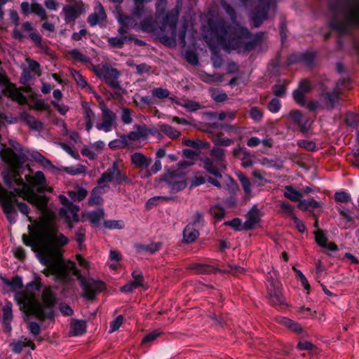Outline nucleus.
<instances>
[{
  "mask_svg": "<svg viewBox=\"0 0 359 359\" xmlns=\"http://www.w3.org/2000/svg\"><path fill=\"white\" fill-rule=\"evenodd\" d=\"M29 235L23 234L25 245L37 253L40 262L46 267L42 271L46 276H53L56 281L67 283L71 280L70 272L75 263L64 261L59 249L68 243L62 233H57L55 225L46 219L36 223L34 227L28 225Z\"/></svg>",
  "mask_w": 359,
  "mask_h": 359,
  "instance_id": "1",
  "label": "nucleus"
},
{
  "mask_svg": "<svg viewBox=\"0 0 359 359\" xmlns=\"http://www.w3.org/2000/svg\"><path fill=\"white\" fill-rule=\"evenodd\" d=\"M10 144L18 154L8 148L0 151L2 160L9 165V168L4 174L5 184L10 188L15 186L13 192L18 196L35 205L39 210L45 211L47 205L46 197L35 193L48 191L44 174L41 171H37L34 175H26L25 182L18 169L24 163L25 154L18 142H11Z\"/></svg>",
  "mask_w": 359,
  "mask_h": 359,
  "instance_id": "2",
  "label": "nucleus"
},
{
  "mask_svg": "<svg viewBox=\"0 0 359 359\" xmlns=\"http://www.w3.org/2000/svg\"><path fill=\"white\" fill-rule=\"evenodd\" d=\"M222 7L230 17L232 26L227 25L222 18H210L208 26L211 30L212 39L209 42L210 48L220 46L226 51L240 47L243 38H249L248 29L236 22V13L234 8L225 0L221 1Z\"/></svg>",
  "mask_w": 359,
  "mask_h": 359,
  "instance_id": "3",
  "label": "nucleus"
},
{
  "mask_svg": "<svg viewBox=\"0 0 359 359\" xmlns=\"http://www.w3.org/2000/svg\"><path fill=\"white\" fill-rule=\"evenodd\" d=\"M40 289V282H30L24 290L15 293V300L20 309L27 313L34 315L41 320L52 318L55 297L50 288H46L42 292V303L39 302L36 296Z\"/></svg>",
  "mask_w": 359,
  "mask_h": 359,
  "instance_id": "4",
  "label": "nucleus"
},
{
  "mask_svg": "<svg viewBox=\"0 0 359 359\" xmlns=\"http://www.w3.org/2000/svg\"><path fill=\"white\" fill-rule=\"evenodd\" d=\"M333 15L330 22L339 34H347L353 27H359V0H336L329 4Z\"/></svg>",
  "mask_w": 359,
  "mask_h": 359,
  "instance_id": "5",
  "label": "nucleus"
},
{
  "mask_svg": "<svg viewBox=\"0 0 359 359\" xmlns=\"http://www.w3.org/2000/svg\"><path fill=\"white\" fill-rule=\"evenodd\" d=\"M210 155L212 158L204 157L201 159L204 168L216 177L222 178L221 172L226 168L225 150L215 147L210 150Z\"/></svg>",
  "mask_w": 359,
  "mask_h": 359,
  "instance_id": "6",
  "label": "nucleus"
},
{
  "mask_svg": "<svg viewBox=\"0 0 359 359\" xmlns=\"http://www.w3.org/2000/svg\"><path fill=\"white\" fill-rule=\"evenodd\" d=\"M71 273L75 276L80 283L81 287L83 291L82 297H86L88 300H94L97 293L106 289L105 284L102 281L93 278H87L81 276L79 271L76 268L75 264L73 268L71 269L70 274Z\"/></svg>",
  "mask_w": 359,
  "mask_h": 359,
  "instance_id": "7",
  "label": "nucleus"
},
{
  "mask_svg": "<svg viewBox=\"0 0 359 359\" xmlns=\"http://www.w3.org/2000/svg\"><path fill=\"white\" fill-rule=\"evenodd\" d=\"M245 6H252L255 2L257 5L251 13V20L255 27H259L268 18L270 9H273L276 0H240Z\"/></svg>",
  "mask_w": 359,
  "mask_h": 359,
  "instance_id": "8",
  "label": "nucleus"
},
{
  "mask_svg": "<svg viewBox=\"0 0 359 359\" xmlns=\"http://www.w3.org/2000/svg\"><path fill=\"white\" fill-rule=\"evenodd\" d=\"M121 161H115L112 165L101 175L97 180V184H107L109 182L120 184L123 182L130 183V180L121 170Z\"/></svg>",
  "mask_w": 359,
  "mask_h": 359,
  "instance_id": "9",
  "label": "nucleus"
},
{
  "mask_svg": "<svg viewBox=\"0 0 359 359\" xmlns=\"http://www.w3.org/2000/svg\"><path fill=\"white\" fill-rule=\"evenodd\" d=\"M17 196L14 192L8 191L0 185V205L10 223L16 222L15 203H17Z\"/></svg>",
  "mask_w": 359,
  "mask_h": 359,
  "instance_id": "10",
  "label": "nucleus"
},
{
  "mask_svg": "<svg viewBox=\"0 0 359 359\" xmlns=\"http://www.w3.org/2000/svg\"><path fill=\"white\" fill-rule=\"evenodd\" d=\"M348 83V80H339L332 91L322 93L320 96V102L323 107L329 110L332 109L339 101L341 90L346 88V83Z\"/></svg>",
  "mask_w": 359,
  "mask_h": 359,
  "instance_id": "11",
  "label": "nucleus"
},
{
  "mask_svg": "<svg viewBox=\"0 0 359 359\" xmlns=\"http://www.w3.org/2000/svg\"><path fill=\"white\" fill-rule=\"evenodd\" d=\"M97 76L103 79L107 83L114 89H120V83L118 81L121 74L120 72L108 65H102L101 67L95 69Z\"/></svg>",
  "mask_w": 359,
  "mask_h": 359,
  "instance_id": "12",
  "label": "nucleus"
},
{
  "mask_svg": "<svg viewBox=\"0 0 359 359\" xmlns=\"http://www.w3.org/2000/svg\"><path fill=\"white\" fill-rule=\"evenodd\" d=\"M101 111L102 121L97 123L95 127L98 130L109 133L112 130L113 126L116 125V115L107 106H103L101 108Z\"/></svg>",
  "mask_w": 359,
  "mask_h": 359,
  "instance_id": "13",
  "label": "nucleus"
},
{
  "mask_svg": "<svg viewBox=\"0 0 359 359\" xmlns=\"http://www.w3.org/2000/svg\"><path fill=\"white\" fill-rule=\"evenodd\" d=\"M107 20V14L104 7L99 2L97 3L94 11L88 18V22L90 26H102Z\"/></svg>",
  "mask_w": 359,
  "mask_h": 359,
  "instance_id": "14",
  "label": "nucleus"
},
{
  "mask_svg": "<svg viewBox=\"0 0 359 359\" xmlns=\"http://www.w3.org/2000/svg\"><path fill=\"white\" fill-rule=\"evenodd\" d=\"M312 89V86L309 81H302L298 88L293 91L294 100L301 106L306 105L305 95L309 93Z\"/></svg>",
  "mask_w": 359,
  "mask_h": 359,
  "instance_id": "15",
  "label": "nucleus"
},
{
  "mask_svg": "<svg viewBox=\"0 0 359 359\" xmlns=\"http://www.w3.org/2000/svg\"><path fill=\"white\" fill-rule=\"evenodd\" d=\"M230 270L229 269H219L218 268L205 264H194L191 266V269L196 270L198 273H210L215 271H219L220 273H229L230 271L235 269L237 272H241L243 271V268L239 266H229Z\"/></svg>",
  "mask_w": 359,
  "mask_h": 359,
  "instance_id": "16",
  "label": "nucleus"
},
{
  "mask_svg": "<svg viewBox=\"0 0 359 359\" xmlns=\"http://www.w3.org/2000/svg\"><path fill=\"white\" fill-rule=\"evenodd\" d=\"M260 211L256 208H252L246 215V221L243 225L245 230L252 229L260 220Z\"/></svg>",
  "mask_w": 359,
  "mask_h": 359,
  "instance_id": "17",
  "label": "nucleus"
},
{
  "mask_svg": "<svg viewBox=\"0 0 359 359\" xmlns=\"http://www.w3.org/2000/svg\"><path fill=\"white\" fill-rule=\"evenodd\" d=\"M178 18L179 11L177 9H172V11L166 13L163 18V23L161 29H164L168 26L170 27L172 32H175Z\"/></svg>",
  "mask_w": 359,
  "mask_h": 359,
  "instance_id": "18",
  "label": "nucleus"
},
{
  "mask_svg": "<svg viewBox=\"0 0 359 359\" xmlns=\"http://www.w3.org/2000/svg\"><path fill=\"white\" fill-rule=\"evenodd\" d=\"M79 210V206L76 205H71L67 208H61L59 211V215L61 218H65L66 222H76L79 219L77 212Z\"/></svg>",
  "mask_w": 359,
  "mask_h": 359,
  "instance_id": "19",
  "label": "nucleus"
},
{
  "mask_svg": "<svg viewBox=\"0 0 359 359\" xmlns=\"http://www.w3.org/2000/svg\"><path fill=\"white\" fill-rule=\"evenodd\" d=\"M65 20L67 22H74L82 12L81 6L78 4L67 5L63 8Z\"/></svg>",
  "mask_w": 359,
  "mask_h": 359,
  "instance_id": "20",
  "label": "nucleus"
},
{
  "mask_svg": "<svg viewBox=\"0 0 359 359\" xmlns=\"http://www.w3.org/2000/svg\"><path fill=\"white\" fill-rule=\"evenodd\" d=\"M1 311L4 330L6 332H10L11 330V322L13 319L12 304L9 302H6Z\"/></svg>",
  "mask_w": 359,
  "mask_h": 359,
  "instance_id": "21",
  "label": "nucleus"
},
{
  "mask_svg": "<svg viewBox=\"0 0 359 359\" xmlns=\"http://www.w3.org/2000/svg\"><path fill=\"white\" fill-rule=\"evenodd\" d=\"M109 189V186L107 184H97L91 192L90 196L88 199L90 205H97L101 201L100 196L104 194Z\"/></svg>",
  "mask_w": 359,
  "mask_h": 359,
  "instance_id": "22",
  "label": "nucleus"
},
{
  "mask_svg": "<svg viewBox=\"0 0 359 359\" xmlns=\"http://www.w3.org/2000/svg\"><path fill=\"white\" fill-rule=\"evenodd\" d=\"M292 120L297 124L302 132H306L309 126V118L299 110L292 111L290 114Z\"/></svg>",
  "mask_w": 359,
  "mask_h": 359,
  "instance_id": "23",
  "label": "nucleus"
},
{
  "mask_svg": "<svg viewBox=\"0 0 359 359\" xmlns=\"http://www.w3.org/2000/svg\"><path fill=\"white\" fill-rule=\"evenodd\" d=\"M180 177H171L167 173L168 189L172 193H177L186 187L185 182Z\"/></svg>",
  "mask_w": 359,
  "mask_h": 359,
  "instance_id": "24",
  "label": "nucleus"
},
{
  "mask_svg": "<svg viewBox=\"0 0 359 359\" xmlns=\"http://www.w3.org/2000/svg\"><path fill=\"white\" fill-rule=\"evenodd\" d=\"M132 164L139 168H149L151 163V158H147L140 152H135L130 155Z\"/></svg>",
  "mask_w": 359,
  "mask_h": 359,
  "instance_id": "25",
  "label": "nucleus"
},
{
  "mask_svg": "<svg viewBox=\"0 0 359 359\" xmlns=\"http://www.w3.org/2000/svg\"><path fill=\"white\" fill-rule=\"evenodd\" d=\"M191 163L183 161L179 162L175 165L172 166L168 170V174L171 177H183L185 175L184 170L190 166Z\"/></svg>",
  "mask_w": 359,
  "mask_h": 359,
  "instance_id": "26",
  "label": "nucleus"
},
{
  "mask_svg": "<svg viewBox=\"0 0 359 359\" xmlns=\"http://www.w3.org/2000/svg\"><path fill=\"white\" fill-rule=\"evenodd\" d=\"M138 29L152 33L156 30V22L151 15L145 17L139 24Z\"/></svg>",
  "mask_w": 359,
  "mask_h": 359,
  "instance_id": "27",
  "label": "nucleus"
},
{
  "mask_svg": "<svg viewBox=\"0 0 359 359\" xmlns=\"http://www.w3.org/2000/svg\"><path fill=\"white\" fill-rule=\"evenodd\" d=\"M273 288H269L268 286V294L271 304L275 305H280L284 302V298L281 294V292L276 288L275 283H271Z\"/></svg>",
  "mask_w": 359,
  "mask_h": 359,
  "instance_id": "28",
  "label": "nucleus"
},
{
  "mask_svg": "<svg viewBox=\"0 0 359 359\" xmlns=\"http://www.w3.org/2000/svg\"><path fill=\"white\" fill-rule=\"evenodd\" d=\"M199 236V232L191 224H188L183 231V240L185 243L194 242Z\"/></svg>",
  "mask_w": 359,
  "mask_h": 359,
  "instance_id": "29",
  "label": "nucleus"
},
{
  "mask_svg": "<svg viewBox=\"0 0 359 359\" xmlns=\"http://www.w3.org/2000/svg\"><path fill=\"white\" fill-rule=\"evenodd\" d=\"M86 323L84 320H74L70 325L69 334L72 336H77L86 332Z\"/></svg>",
  "mask_w": 359,
  "mask_h": 359,
  "instance_id": "30",
  "label": "nucleus"
},
{
  "mask_svg": "<svg viewBox=\"0 0 359 359\" xmlns=\"http://www.w3.org/2000/svg\"><path fill=\"white\" fill-rule=\"evenodd\" d=\"M158 128L162 133L172 139L178 138L180 135V133L178 130L172 126L165 123H160L158 125Z\"/></svg>",
  "mask_w": 359,
  "mask_h": 359,
  "instance_id": "31",
  "label": "nucleus"
},
{
  "mask_svg": "<svg viewBox=\"0 0 359 359\" xmlns=\"http://www.w3.org/2000/svg\"><path fill=\"white\" fill-rule=\"evenodd\" d=\"M318 207H320V203L313 198L300 200L297 204V208L303 211H306L309 209H315Z\"/></svg>",
  "mask_w": 359,
  "mask_h": 359,
  "instance_id": "32",
  "label": "nucleus"
},
{
  "mask_svg": "<svg viewBox=\"0 0 359 359\" xmlns=\"http://www.w3.org/2000/svg\"><path fill=\"white\" fill-rule=\"evenodd\" d=\"M284 196L285 198L290 199V201H298V203L303 196L302 193L294 189L292 186L285 187Z\"/></svg>",
  "mask_w": 359,
  "mask_h": 359,
  "instance_id": "33",
  "label": "nucleus"
},
{
  "mask_svg": "<svg viewBox=\"0 0 359 359\" xmlns=\"http://www.w3.org/2000/svg\"><path fill=\"white\" fill-rule=\"evenodd\" d=\"M83 118L86 121V130L89 132L93 128V121L95 118V114L90 107H86L84 108Z\"/></svg>",
  "mask_w": 359,
  "mask_h": 359,
  "instance_id": "34",
  "label": "nucleus"
},
{
  "mask_svg": "<svg viewBox=\"0 0 359 359\" xmlns=\"http://www.w3.org/2000/svg\"><path fill=\"white\" fill-rule=\"evenodd\" d=\"M128 145V141L126 135H122L118 139L114 140L109 143V147L112 149H123Z\"/></svg>",
  "mask_w": 359,
  "mask_h": 359,
  "instance_id": "35",
  "label": "nucleus"
},
{
  "mask_svg": "<svg viewBox=\"0 0 359 359\" xmlns=\"http://www.w3.org/2000/svg\"><path fill=\"white\" fill-rule=\"evenodd\" d=\"M16 207L18 208V210L22 215H24L27 217V220L29 222L33 223V225H31V226L32 227H34L36 225V223H37L38 222L35 221L32 217L29 216V208L28 205L25 203L18 202V201L17 200V203H15V208Z\"/></svg>",
  "mask_w": 359,
  "mask_h": 359,
  "instance_id": "36",
  "label": "nucleus"
},
{
  "mask_svg": "<svg viewBox=\"0 0 359 359\" xmlns=\"http://www.w3.org/2000/svg\"><path fill=\"white\" fill-rule=\"evenodd\" d=\"M4 95H8L13 100H17L20 103H22L25 101V96L20 92H19L13 85H12L8 88Z\"/></svg>",
  "mask_w": 359,
  "mask_h": 359,
  "instance_id": "37",
  "label": "nucleus"
},
{
  "mask_svg": "<svg viewBox=\"0 0 359 359\" xmlns=\"http://www.w3.org/2000/svg\"><path fill=\"white\" fill-rule=\"evenodd\" d=\"M11 346L12 351L15 353H20L22 351L23 347L25 346H30L32 349L34 348V344L32 341H26V339L25 341H18L17 342H13L11 344Z\"/></svg>",
  "mask_w": 359,
  "mask_h": 359,
  "instance_id": "38",
  "label": "nucleus"
},
{
  "mask_svg": "<svg viewBox=\"0 0 359 359\" xmlns=\"http://www.w3.org/2000/svg\"><path fill=\"white\" fill-rule=\"evenodd\" d=\"M118 21L120 24L124 25L129 29H138L139 24L133 17L122 15H120Z\"/></svg>",
  "mask_w": 359,
  "mask_h": 359,
  "instance_id": "39",
  "label": "nucleus"
},
{
  "mask_svg": "<svg viewBox=\"0 0 359 359\" xmlns=\"http://www.w3.org/2000/svg\"><path fill=\"white\" fill-rule=\"evenodd\" d=\"M62 170L69 175H77L86 172V168L84 165L79 164L76 166L64 167Z\"/></svg>",
  "mask_w": 359,
  "mask_h": 359,
  "instance_id": "40",
  "label": "nucleus"
},
{
  "mask_svg": "<svg viewBox=\"0 0 359 359\" xmlns=\"http://www.w3.org/2000/svg\"><path fill=\"white\" fill-rule=\"evenodd\" d=\"M280 322L281 324H283V325H285V327L295 332L299 333L301 332L302 330V328L299 324L292 321L289 318H283Z\"/></svg>",
  "mask_w": 359,
  "mask_h": 359,
  "instance_id": "41",
  "label": "nucleus"
},
{
  "mask_svg": "<svg viewBox=\"0 0 359 359\" xmlns=\"http://www.w3.org/2000/svg\"><path fill=\"white\" fill-rule=\"evenodd\" d=\"M75 241L79 245L80 250H82L84 247V241L86 239V229L83 227H79L76 230L75 232Z\"/></svg>",
  "mask_w": 359,
  "mask_h": 359,
  "instance_id": "42",
  "label": "nucleus"
},
{
  "mask_svg": "<svg viewBox=\"0 0 359 359\" xmlns=\"http://www.w3.org/2000/svg\"><path fill=\"white\" fill-rule=\"evenodd\" d=\"M67 54L75 61L87 62L89 58L81 53L78 49H72L67 52Z\"/></svg>",
  "mask_w": 359,
  "mask_h": 359,
  "instance_id": "43",
  "label": "nucleus"
},
{
  "mask_svg": "<svg viewBox=\"0 0 359 359\" xmlns=\"http://www.w3.org/2000/svg\"><path fill=\"white\" fill-rule=\"evenodd\" d=\"M23 119L32 129L39 130L42 127V123L40 121H36L28 114H23Z\"/></svg>",
  "mask_w": 359,
  "mask_h": 359,
  "instance_id": "44",
  "label": "nucleus"
},
{
  "mask_svg": "<svg viewBox=\"0 0 359 359\" xmlns=\"http://www.w3.org/2000/svg\"><path fill=\"white\" fill-rule=\"evenodd\" d=\"M32 13H34L39 15L41 20H46L47 18V14L43 7L38 3L32 4Z\"/></svg>",
  "mask_w": 359,
  "mask_h": 359,
  "instance_id": "45",
  "label": "nucleus"
},
{
  "mask_svg": "<svg viewBox=\"0 0 359 359\" xmlns=\"http://www.w3.org/2000/svg\"><path fill=\"white\" fill-rule=\"evenodd\" d=\"M32 13H34L39 15L41 20H46L47 18V14L43 7L38 3L32 4Z\"/></svg>",
  "mask_w": 359,
  "mask_h": 359,
  "instance_id": "46",
  "label": "nucleus"
},
{
  "mask_svg": "<svg viewBox=\"0 0 359 359\" xmlns=\"http://www.w3.org/2000/svg\"><path fill=\"white\" fill-rule=\"evenodd\" d=\"M210 213L215 219H221L224 217L225 210L220 205H215L210 208Z\"/></svg>",
  "mask_w": 359,
  "mask_h": 359,
  "instance_id": "47",
  "label": "nucleus"
},
{
  "mask_svg": "<svg viewBox=\"0 0 359 359\" xmlns=\"http://www.w3.org/2000/svg\"><path fill=\"white\" fill-rule=\"evenodd\" d=\"M70 74L76 83L81 88H84L87 86V82L83 76L77 71L74 69H69Z\"/></svg>",
  "mask_w": 359,
  "mask_h": 359,
  "instance_id": "48",
  "label": "nucleus"
},
{
  "mask_svg": "<svg viewBox=\"0 0 359 359\" xmlns=\"http://www.w3.org/2000/svg\"><path fill=\"white\" fill-rule=\"evenodd\" d=\"M238 179L245 194L250 195L252 190L251 182H250L249 179L242 173L238 175Z\"/></svg>",
  "mask_w": 359,
  "mask_h": 359,
  "instance_id": "49",
  "label": "nucleus"
},
{
  "mask_svg": "<svg viewBox=\"0 0 359 359\" xmlns=\"http://www.w3.org/2000/svg\"><path fill=\"white\" fill-rule=\"evenodd\" d=\"M161 243H153L149 245H142L138 247L139 250H144L147 252H149L153 254L156 252L158 251L161 248Z\"/></svg>",
  "mask_w": 359,
  "mask_h": 359,
  "instance_id": "50",
  "label": "nucleus"
},
{
  "mask_svg": "<svg viewBox=\"0 0 359 359\" xmlns=\"http://www.w3.org/2000/svg\"><path fill=\"white\" fill-rule=\"evenodd\" d=\"M133 111L128 108L123 107L122 113L121 115V121L126 124L129 125L133 123Z\"/></svg>",
  "mask_w": 359,
  "mask_h": 359,
  "instance_id": "51",
  "label": "nucleus"
},
{
  "mask_svg": "<svg viewBox=\"0 0 359 359\" xmlns=\"http://www.w3.org/2000/svg\"><path fill=\"white\" fill-rule=\"evenodd\" d=\"M135 4L132 13L137 18H140L147 13V9L144 6L143 3L135 2Z\"/></svg>",
  "mask_w": 359,
  "mask_h": 359,
  "instance_id": "52",
  "label": "nucleus"
},
{
  "mask_svg": "<svg viewBox=\"0 0 359 359\" xmlns=\"http://www.w3.org/2000/svg\"><path fill=\"white\" fill-rule=\"evenodd\" d=\"M104 213L102 211H91L87 213L88 219L93 224H97L102 217Z\"/></svg>",
  "mask_w": 359,
  "mask_h": 359,
  "instance_id": "53",
  "label": "nucleus"
},
{
  "mask_svg": "<svg viewBox=\"0 0 359 359\" xmlns=\"http://www.w3.org/2000/svg\"><path fill=\"white\" fill-rule=\"evenodd\" d=\"M212 141L215 145L217 147L220 146L228 147L230 146L233 142V140L231 139L226 137H221L219 136L213 137Z\"/></svg>",
  "mask_w": 359,
  "mask_h": 359,
  "instance_id": "54",
  "label": "nucleus"
},
{
  "mask_svg": "<svg viewBox=\"0 0 359 359\" xmlns=\"http://www.w3.org/2000/svg\"><path fill=\"white\" fill-rule=\"evenodd\" d=\"M151 93L154 97L158 99L167 98L170 95V91L163 88H156L152 90Z\"/></svg>",
  "mask_w": 359,
  "mask_h": 359,
  "instance_id": "55",
  "label": "nucleus"
},
{
  "mask_svg": "<svg viewBox=\"0 0 359 359\" xmlns=\"http://www.w3.org/2000/svg\"><path fill=\"white\" fill-rule=\"evenodd\" d=\"M180 104L189 111H195L201 108V104L198 102L191 100H186Z\"/></svg>",
  "mask_w": 359,
  "mask_h": 359,
  "instance_id": "56",
  "label": "nucleus"
},
{
  "mask_svg": "<svg viewBox=\"0 0 359 359\" xmlns=\"http://www.w3.org/2000/svg\"><path fill=\"white\" fill-rule=\"evenodd\" d=\"M334 199L337 202L340 203H348L351 201V195L348 193L341 191H337L334 194Z\"/></svg>",
  "mask_w": 359,
  "mask_h": 359,
  "instance_id": "57",
  "label": "nucleus"
},
{
  "mask_svg": "<svg viewBox=\"0 0 359 359\" xmlns=\"http://www.w3.org/2000/svg\"><path fill=\"white\" fill-rule=\"evenodd\" d=\"M134 283L139 287L144 286V277L142 272L139 270H135L132 273Z\"/></svg>",
  "mask_w": 359,
  "mask_h": 359,
  "instance_id": "58",
  "label": "nucleus"
},
{
  "mask_svg": "<svg viewBox=\"0 0 359 359\" xmlns=\"http://www.w3.org/2000/svg\"><path fill=\"white\" fill-rule=\"evenodd\" d=\"M316 241L321 247L326 246L327 239L322 230L318 229L315 232Z\"/></svg>",
  "mask_w": 359,
  "mask_h": 359,
  "instance_id": "59",
  "label": "nucleus"
},
{
  "mask_svg": "<svg viewBox=\"0 0 359 359\" xmlns=\"http://www.w3.org/2000/svg\"><path fill=\"white\" fill-rule=\"evenodd\" d=\"M299 147L304 148L308 151H314L316 148V144L312 141L300 140L297 141Z\"/></svg>",
  "mask_w": 359,
  "mask_h": 359,
  "instance_id": "60",
  "label": "nucleus"
},
{
  "mask_svg": "<svg viewBox=\"0 0 359 359\" xmlns=\"http://www.w3.org/2000/svg\"><path fill=\"white\" fill-rule=\"evenodd\" d=\"M123 322V318L122 316H118L112 322L110 323V330L109 332L112 333L121 327Z\"/></svg>",
  "mask_w": 359,
  "mask_h": 359,
  "instance_id": "61",
  "label": "nucleus"
},
{
  "mask_svg": "<svg viewBox=\"0 0 359 359\" xmlns=\"http://www.w3.org/2000/svg\"><path fill=\"white\" fill-rule=\"evenodd\" d=\"M126 42V39L121 37H111L108 39V43L110 46L116 48H121Z\"/></svg>",
  "mask_w": 359,
  "mask_h": 359,
  "instance_id": "62",
  "label": "nucleus"
},
{
  "mask_svg": "<svg viewBox=\"0 0 359 359\" xmlns=\"http://www.w3.org/2000/svg\"><path fill=\"white\" fill-rule=\"evenodd\" d=\"M165 6H166V1L165 0H158L156 5V15L157 18H160L164 15Z\"/></svg>",
  "mask_w": 359,
  "mask_h": 359,
  "instance_id": "63",
  "label": "nucleus"
},
{
  "mask_svg": "<svg viewBox=\"0 0 359 359\" xmlns=\"http://www.w3.org/2000/svg\"><path fill=\"white\" fill-rule=\"evenodd\" d=\"M280 108V102L278 98H273L268 104V109L270 111L276 113Z\"/></svg>",
  "mask_w": 359,
  "mask_h": 359,
  "instance_id": "64",
  "label": "nucleus"
}]
</instances>
